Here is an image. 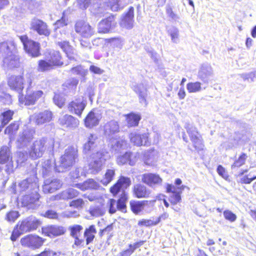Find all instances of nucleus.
Segmentation results:
<instances>
[{
    "mask_svg": "<svg viewBox=\"0 0 256 256\" xmlns=\"http://www.w3.org/2000/svg\"><path fill=\"white\" fill-rule=\"evenodd\" d=\"M98 138L95 134H88L86 142L83 146V152L84 154H90V160L87 170L88 174H96L100 172L106 161V153L104 151L93 152L94 150L97 146Z\"/></svg>",
    "mask_w": 256,
    "mask_h": 256,
    "instance_id": "f257e3e1",
    "label": "nucleus"
},
{
    "mask_svg": "<svg viewBox=\"0 0 256 256\" xmlns=\"http://www.w3.org/2000/svg\"><path fill=\"white\" fill-rule=\"evenodd\" d=\"M0 60H2L6 66L10 68H16L20 66L16 46L14 40L0 43Z\"/></svg>",
    "mask_w": 256,
    "mask_h": 256,
    "instance_id": "f03ea898",
    "label": "nucleus"
},
{
    "mask_svg": "<svg viewBox=\"0 0 256 256\" xmlns=\"http://www.w3.org/2000/svg\"><path fill=\"white\" fill-rule=\"evenodd\" d=\"M54 146L53 139L42 138L32 143L28 152L29 156L32 159L36 160L42 157L46 150L51 151Z\"/></svg>",
    "mask_w": 256,
    "mask_h": 256,
    "instance_id": "7ed1b4c3",
    "label": "nucleus"
},
{
    "mask_svg": "<svg viewBox=\"0 0 256 256\" xmlns=\"http://www.w3.org/2000/svg\"><path fill=\"white\" fill-rule=\"evenodd\" d=\"M77 158V150L72 146L68 147L66 149L64 154L60 158V161L56 163V170L62 172L69 170L76 162Z\"/></svg>",
    "mask_w": 256,
    "mask_h": 256,
    "instance_id": "20e7f679",
    "label": "nucleus"
},
{
    "mask_svg": "<svg viewBox=\"0 0 256 256\" xmlns=\"http://www.w3.org/2000/svg\"><path fill=\"white\" fill-rule=\"evenodd\" d=\"M184 128L186 129L196 150L198 151L203 150L204 146L202 140L196 128L192 124L188 122L185 124Z\"/></svg>",
    "mask_w": 256,
    "mask_h": 256,
    "instance_id": "39448f33",
    "label": "nucleus"
},
{
    "mask_svg": "<svg viewBox=\"0 0 256 256\" xmlns=\"http://www.w3.org/2000/svg\"><path fill=\"white\" fill-rule=\"evenodd\" d=\"M0 164H6L5 170L7 174H10L13 172L12 153L8 146H4L0 148Z\"/></svg>",
    "mask_w": 256,
    "mask_h": 256,
    "instance_id": "423d86ee",
    "label": "nucleus"
},
{
    "mask_svg": "<svg viewBox=\"0 0 256 256\" xmlns=\"http://www.w3.org/2000/svg\"><path fill=\"white\" fill-rule=\"evenodd\" d=\"M18 38L26 53L32 57L40 55V45L38 42L29 40L26 35L19 36Z\"/></svg>",
    "mask_w": 256,
    "mask_h": 256,
    "instance_id": "0eeeda50",
    "label": "nucleus"
},
{
    "mask_svg": "<svg viewBox=\"0 0 256 256\" xmlns=\"http://www.w3.org/2000/svg\"><path fill=\"white\" fill-rule=\"evenodd\" d=\"M40 224V221L35 217L30 216L19 222L16 227L20 232L24 234L36 230Z\"/></svg>",
    "mask_w": 256,
    "mask_h": 256,
    "instance_id": "6e6552de",
    "label": "nucleus"
},
{
    "mask_svg": "<svg viewBox=\"0 0 256 256\" xmlns=\"http://www.w3.org/2000/svg\"><path fill=\"white\" fill-rule=\"evenodd\" d=\"M44 241V240L39 236L28 234L21 238L20 244L24 247L34 250L40 248Z\"/></svg>",
    "mask_w": 256,
    "mask_h": 256,
    "instance_id": "1a4fd4ad",
    "label": "nucleus"
},
{
    "mask_svg": "<svg viewBox=\"0 0 256 256\" xmlns=\"http://www.w3.org/2000/svg\"><path fill=\"white\" fill-rule=\"evenodd\" d=\"M38 180L36 174L31 176L30 178L21 181L18 186L20 192L28 191L38 190Z\"/></svg>",
    "mask_w": 256,
    "mask_h": 256,
    "instance_id": "9d476101",
    "label": "nucleus"
},
{
    "mask_svg": "<svg viewBox=\"0 0 256 256\" xmlns=\"http://www.w3.org/2000/svg\"><path fill=\"white\" fill-rule=\"evenodd\" d=\"M34 134L35 131L32 129L24 130L20 133L16 141L17 147L22 148L27 146L34 138Z\"/></svg>",
    "mask_w": 256,
    "mask_h": 256,
    "instance_id": "9b49d317",
    "label": "nucleus"
},
{
    "mask_svg": "<svg viewBox=\"0 0 256 256\" xmlns=\"http://www.w3.org/2000/svg\"><path fill=\"white\" fill-rule=\"evenodd\" d=\"M40 194L38 190L32 191L30 194H26L22 198V204L28 209H36L40 205Z\"/></svg>",
    "mask_w": 256,
    "mask_h": 256,
    "instance_id": "f8f14e48",
    "label": "nucleus"
},
{
    "mask_svg": "<svg viewBox=\"0 0 256 256\" xmlns=\"http://www.w3.org/2000/svg\"><path fill=\"white\" fill-rule=\"evenodd\" d=\"M74 30L77 34L85 38H88L94 34V30L92 26L83 20H79L76 23Z\"/></svg>",
    "mask_w": 256,
    "mask_h": 256,
    "instance_id": "ddd939ff",
    "label": "nucleus"
},
{
    "mask_svg": "<svg viewBox=\"0 0 256 256\" xmlns=\"http://www.w3.org/2000/svg\"><path fill=\"white\" fill-rule=\"evenodd\" d=\"M129 138L131 142L138 146L142 145L149 146L150 144L148 133L142 134L138 132H134L130 134Z\"/></svg>",
    "mask_w": 256,
    "mask_h": 256,
    "instance_id": "4468645a",
    "label": "nucleus"
},
{
    "mask_svg": "<svg viewBox=\"0 0 256 256\" xmlns=\"http://www.w3.org/2000/svg\"><path fill=\"white\" fill-rule=\"evenodd\" d=\"M141 177L142 182L152 188L161 185L162 182V179L156 174L146 173Z\"/></svg>",
    "mask_w": 256,
    "mask_h": 256,
    "instance_id": "2eb2a0df",
    "label": "nucleus"
},
{
    "mask_svg": "<svg viewBox=\"0 0 256 256\" xmlns=\"http://www.w3.org/2000/svg\"><path fill=\"white\" fill-rule=\"evenodd\" d=\"M30 28L37 32L40 35L48 36L50 30L46 22L38 18H33L30 22Z\"/></svg>",
    "mask_w": 256,
    "mask_h": 256,
    "instance_id": "dca6fc26",
    "label": "nucleus"
},
{
    "mask_svg": "<svg viewBox=\"0 0 256 256\" xmlns=\"http://www.w3.org/2000/svg\"><path fill=\"white\" fill-rule=\"evenodd\" d=\"M86 104L84 102V98L79 97L71 102L68 105V108L70 112L80 116Z\"/></svg>",
    "mask_w": 256,
    "mask_h": 256,
    "instance_id": "f3484780",
    "label": "nucleus"
},
{
    "mask_svg": "<svg viewBox=\"0 0 256 256\" xmlns=\"http://www.w3.org/2000/svg\"><path fill=\"white\" fill-rule=\"evenodd\" d=\"M102 118L99 111L93 110L90 111L84 119V124L86 128H92L98 126Z\"/></svg>",
    "mask_w": 256,
    "mask_h": 256,
    "instance_id": "a211bd4d",
    "label": "nucleus"
},
{
    "mask_svg": "<svg viewBox=\"0 0 256 256\" xmlns=\"http://www.w3.org/2000/svg\"><path fill=\"white\" fill-rule=\"evenodd\" d=\"M116 24L114 16H110L99 22L98 27V32L99 33H108L116 26Z\"/></svg>",
    "mask_w": 256,
    "mask_h": 256,
    "instance_id": "6ab92c4d",
    "label": "nucleus"
},
{
    "mask_svg": "<svg viewBox=\"0 0 256 256\" xmlns=\"http://www.w3.org/2000/svg\"><path fill=\"white\" fill-rule=\"evenodd\" d=\"M62 186V182L57 178H47L44 180L42 186L43 192L45 194L52 193L60 188Z\"/></svg>",
    "mask_w": 256,
    "mask_h": 256,
    "instance_id": "aec40b11",
    "label": "nucleus"
},
{
    "mask_svg": "<svg viewBox=\"0 0 256 256\" xmlns=\"http://www.w3.org/2000/svg\"><path fill=\"white\" fill-rule=\"evenodd\" d=\"M134 8L132 6H130L128 11L122 16L120 22V26L126 29L132 28L134 26Z\"/></svg>",
    "mask_w": 256,
    "mask_h": 256,
    "instance_id": "412c9836",
    "label": "nucleus"
},
{
    "mask_svg": "<svg viewBox=\"0 0 256 256\" xmlns=\"http://www.w3.org/2000/svg\"><path fill=\"white\" fill-rule=\"evenodd\" d=\"M8 84L12 90L16 91L19 94L24 88V78L22 76H11L8 80Z\"/></svg>",
    "mask_w": 256,
    "mask_h": 256,
    "instance_id": "4be33fe9",
    "label": "nucleus"
},
{
    "mask_svg": "<svg viewBox=\"0 0 256 256\" xmlns=\"http://www.w3.org/2000/svg\"><path fill=\"white\" fill-rule=\"evenodd\" d=\"M44 95L42 90L34 91L30 88H28L26 91V94L24 97V102L26 105H32L34 104L36 102Z\"/></svg>",
    "mask_w": 256,
    "mask_h": 256,
    "instance_id": "5701e85b",
    "label": "nucleus"
},
{
    "mask_svg": "<svg viewBox=\"0 0 256 256\" xmlns=\"http://www.w3.org/2000/svg\"><path fill=\"white\" fill-rule=\"evenodd\" d=\"M58 122L65 128H76L79 124V120L77 118L68 114L61 116L58 120Z\"/></svg>",
    "mask_w": 256,
    "mask_h": 256,
    "instance_id": "b1692460",
    "label": "nucleus"
},
{
    "mask_svg": "<svg viewBox=\"0 0 256 256\" xmlns=\"http://www.w3.org/2000/svg\"><path fill=\"white\" fill-rule=\"evenodd\" d=\"M139 157L138 153L132 155L131 152H126L124 155L120 156L117 158L118 164L122 165L128 162L130 166L136 164Z\"/></svg>",
    "mask_w": 256,
    "mask_h": 256,
    "instance_id": "393cba45",
    "label": "nucleus"
},
{
    "mask_svg": "<svg viewBox=\"0 0 256 256\" xmlns=\"http://www.w3.org/2000/svg\"><path fill=\"white\" fill-rule=\"evenodd\" d=\"M133 192L137 198H148L150 197L152 191L144 184H138L134 186Z\"/></svg>",
    "mask_w": 256,
    "mask_h": 256,
    "instance_id": "a878e982",
    "label": "nucleus"
},
{
    "mask_svg": "<svg viewBox=\"0 0 256 256\" xmlns=\"http://www.w3.org/2000/svg\"><path fill=\"white\" fill-rule=\"evenodd\" d=\"M104 130L105 136L108 137L112 136L120 131L118 122L114 120L108 122L104 126Z\"/></svg>",
    "mask_w": 256,
    "mask_h": 256,
    "instance_id": "bb28decb",
    "label": "nucleus"
},
{
    "mask_svg": "<svg viewBox=\"0 0 256 256\" xmlns=\"http://www.w3.org/2000/svg\"><path fill=\"white\" fill-rule=\"evenodd\" d=\"M130 184L131 180L130 178L121 176L116 184L111 187L110 191L114 195L116 194L120 190L121 188H126L130 186Z\"/></svg>",
    "mask_w": 256,
    "mask_h": 256,
    "instance_id": "cd10ccee",
    "label": "nucleus"
},
{
    "mask_svg": "<svg viewBox=\"0 0 256 256\" xmlns=\"http://www.w3.org/2000/svg\"><path fill=\"white\" fill-rule=\"evenodd\" d=\"M52 112L48 110H44L34 116L36 124L40 125L50 122L52 120Z\"/></svg>",
    "mask_w": 256,
    "mask_h": 256,
    "instance_id": "c85d7f7f",
    "label": "nucleus"
},
{
    "mask_svg": "<svg viewBox=\"0 0 256 256\" xmlns=\"http://www.w3.org/2000/svg\"><path fill=\"white\" fill-rule=\"evenodd\" d=\"M78 194L79 192L77 190L73 188H69L56 196L54 199L56 200L72 199L78 196Z\"/></svg>",
    "mask_w": 256,
    "mask_h": 256,
    "instance_id": "c756f323",
    "label": "nucleus"
},
{
    "mask_svg": "<svg viewBox=\"0 0 256 256\" xmlns=\"http://www.w3.org/2000/svg\"><path fill=\"white\" fill-rule=\"evenodd\" d=\"M73 186L82 190L91 189L98 190L100 187V184L93 179H89L82 183L74 184Z\"/></svg>",
    "mask_w": 256,
    "mask_h": 256,
    "instance_id": "7c9ffc66",
    "label": "nucleus"
},
{
    "mask_svg": "<svg viewBox=\"0 0 256 256\" xmlns=\"http://www.w3.org/2000/svg\"><path fill=\"white\" fill-rule=\"evenodd\" d=\"M158 158V152L154 150H148L144 154V160L146 165H154L157 161Z\"/></svg>",
    "mask_w": 256,
    "mask_h": 256,
    "instance_id": "2f4dec72",
    "label": "nucleus"
},
{
    "mask_svg": "<svg viewBox=\"0 0 256 256\" xmlns=\"http://www.w3.org/2000/svg\"><path fill=\"white\" fill-rule=\"evenodd\" d=\"M66 232L64 227L58 226H51L46 229V232L50 236H57L64 234Z\"/></svg>",
    "mask_w": 256,
    "mask_h": 256,
    "instance_id": "473e14b6",
    "label": "nucleus"
},
{
    "mask_svg": "<svg viewBox=\"0 0 256 256\" xmlns=\"http://www.w3.org/2000/svg\"><path fill=\"white\" fill-rule=\"evenodd\" d=\"M212 74V69L209 64H204L198 72L200 78L204 82Z\"/></svg>",
    "mask_w": 256,
    "mask_h": 256,
    "instance_id": "72a5a7b5",
    "label": "nucleus"
},
{
    "mask_svg": "<svg viewBox=\"0 0 256 256\" xmlns=\"http://www.w3.org/2000/svg\"><path fill=\"white\" fill-rule=\"evenodd\" d=\"M48 60L53 66H62L63 64V62L61 61V56L60 52L58 51H51L49 54V56H48Z\"/></svg>",
    "mask_w": 256,
    "mask_h": 256,
    "instance_id": "f704fd0d",
    "label": "nucleus"
},
{
    "mask_svg": "<svg viewBox=\"0 0 256 256\" xmlns=\"http://www.w3.org/2000/svg\"><path fill=\"white\" fill-rule=\"evenodd\" d=\"M96 233V230L94 225H92L88 228L86 229L84 236L86 238V244L87 245L93 241L95 237L94 234Z\"/></svg>",
    "mask_w": 256,
    "mask_h": 256,
    "instance_id": "c9c22d12",
    "label": "nucleus"
},
{
    "mask_svg": "<svg viewBox=\"0 0 256 256\" xmlns=\"http://www.w3.org/2000/svg\"><path fill=\"white\" fill-rule=\"evenodd\" d=\"M140 116L138 114L130 113L126 116V122L129 127L136 126L138 124L140 120Z\"/></svg>",
    "mask_w": 256,
    "mask_h": 256,
    "instance_id": "e433bc0d",
    "label": "nucleus"
},
{
    "mask_svg": "<svg viewBox=\"0 0 256 256\" xmlns=\"http://www.w3.org/2000/svg\"><path fill=\"white\" fill-rule=\"evenodd\" d=\"M185 188L186 186L184 185L178 187L177 189L178 190L176 192H173V194H172L170 196V201L172 204H176L180 202V194Z\"/></svg>",
    "mask_w": 256,
    "mask_h": 256,
    "instance_id": "4c0bfd02",
    "label": "nucleus"
},
{
    "mask_svg": "<svg viewBox=\"0 0 256 256\" xmlns=\"http://www.w3.org/2000/svg\"><path fill=\"white\" fill-rule=\"evenodd\" d=\"M167 32L171 38L172 42L177 44L179 42V30L174 26H171L167 28Z\"/></svg>",
    "mask_w": 256,
    "mask_h": 256,
    "instance_id": "58836bf2",
    "label": "nucleus"
},
{
    "mask_svg": "<svg viewBox=\"0 0 256 256\" xmlns=\"http://www.w3.org/2000/svg\"><path fill=\"white\" fill-rule=\"evenodd\" d=\"M18 128L19 124L16 122L8 126L5 130L4 132L9 136L10 141L14 138V136L16 134Z\"/></svg>",
    "mask_w": 256,
    "mask_h": 256,
    "instance_id": "ea45409f",
    "label": "nucleus"
},
{
    "mask_svg": "<svg viewBox=\"0 0 256 256\" xmlns=\"http://www.w3.org/2000/svg\"><path fill=\"white\" fill-rule=\"evenodd\" d=\"M115 174V171L113 169H108L104 174V177L101 180V183L104 186H107L112 180Z\"/></svg>",
    "mask_w": 256,
    "mask_h": 256,
    "instance_id": "a19ab883",
    "label": "nucleus"
},
{
    "mask_svg": "<svg viewBox=\"0 0 256 256\" xmlns=\"http://www.w3.org/2000/svg\"><path fill=\"white\" fill-rule=\"evenodd\" d=\"M146 202H147L142 201V202H130V208L134 214H138L140 211L142 210L145 206Z\"/></svg>",
    "mask_w": 256,
    "mask_h": 256,
    "instance_id": "79ce46f5",
    "label": "nucleus"
},
{
    "mask_svg": "<svg viewBox=\"0 0 256 256\" xmlns=\"http://www.w3.org/2000/svg\"><path fill=\"white\" fill-rule=\"evenodd\" d=\"M70 231V235L73 238L79 237L82 234V231L83 228L82 226L79 224H74L70 226L68 228Z\"/></svg>",
    "mask_w": 256,
    "mask_h": 256,
    "instance_id": "37998d69",
    "label": "nucleus"
},
{
    "mask_svg": "<svg viewBox=\"0 0 256 256\" xmlns=\"http://www.w3.org/2000/svg\"><path fill=\"white\" fill-rule=\"evenodd\" d=\"M127 194L123 192L117 202V208L122 212H124L126 208V202L127 200Z\"/></svg>",
    "mask_w": 256,
    "mask_h": 256,
    "instance_id": "c03bdc74",
    "label": "nucleus"
},
{
    "mask_svg": "<svg viewBox=\"0 0 256 256\" xmlns=\"http://www.w3.org/2000/svg\"><path fill=\"white\" fill-rule=\"evenodd\" d=\"M52 164V161L50 160H47L43 162L42 174L44 176H49L50 172L53 168Z\"/></svg>",
    "mask_w": 256,
    "mask_h": 256,
    "instance_id": "a18cd8bd",
    "label": "nucleus"
},
{
    "mask_svg": "<svg viewBox=\"0 0 256 256\" xmlns=\"http://www.w3.org/2000/svg\"><path fill=\"white\" fill-rule=\"evenodd\" d=\"M248 158L246 154L242 153L238 158L236 160L234 164L232 165V169L234 170L236 168H240L244 164L246 160Z\"/></svg>",
    "mask_w": 256,
    "mask_h": 256,
    "instance_id": "49530a36",
    "label": "nucleus"
},
{
    "mask_svg": "<svg viewBox=\"0 0 256 256\" xmlns=\"http://www.w3.org/2000/svg\"><path fill=\"white\" fill-rule=\"evenodd\" d=\"M186 88L190 93L200 92L202 90L201 83L198 82H189L186 85Z\"/></svg>",
    "mask_w": 256,
    "mask_h": 256,
    "instance_id": "de8ad7c7",
    "label": "nucleus"
},
{
    "mask_svg": "<svg viewBox=\"0 0 256 256\" xmlns=\"http://www.w3.org/2000/svg\"><path fill=\"white\" fill-rule=\"evenodd\" d=\"M53 65L48 60H40L38 62V70L40 72H44L50 70L52 67Z\"/></svg>",
    "mask_w": 256,
    "mask_h": 256,
    "instance_id": "09e8293b",
    "label": "nucleus"
},
{
    "mask_svg": "<svg viewBox=\"0 0 256 256\" xmlns=\"http://www.w3.org/2000/svg\"><path fill=\"white\" fill-rule=\"evenodd\" d=\"M14 112L10 110H6L2 114V126L6 125L12 119Z\"/></svg>",
    "mask_w": 256,
    "mask_h": 256,
    "instance_id": "8fccbe9b",
    "label": "nucleus"
},
{
    "mask_svg": "<svg viewBox=\"0 0 256 256\" xmlns=\"http://www.w3.org/2000/svg\"><path fill=\"white\" fill-rule=\"evenodd\" d=\"M106 42L114 47L120 48L122 46L123 40L120 37L106 39Z\"/></svg>",
    "mask_w": 256,
    "mask_h": 256,
    "instance_id": "3c124183",
    "label": "nucleus"
},
{
    "mask_svg": "<svg viewBox=\"0 0 256 256\" xmlns=\"http://www.w3.org/2000/svg\"><path fill=\"white\" fill-rule=\"evenodd\" d=\"M72 72L74 74L80 75L82 76H85L87 74V70H84L82 66H78L71 69Z\"/></svg>",
    "mask_w": 256,
    "mask_h": 256,
    "instance_id": "603ef678",
    "label": "nucleus"
},
{
    "mask_svg": "<svg viewBox=\"0 0 256 256\" xmlns=\"http://www.w3.org/2000/svg\"><path fill=\"white\" fill-rule=\"evenodd\" d=\"M20 216L18 212L12 210L7 213L6 220L9 222H14Z\"/></svg>",
    "mask_w": 256,
    "mask_h": 256,
    "instance_id": "864d4df0",
    "label": "nucleus"
},
{
    "mask_svg": "<svg viewBox=\"0 0 256 256\" xmlns=\"http://www.w3.org/2000/svg\"><path fill=\"white\" fill-rule=\"evenodd\" d=\"M86 172L82 168H76L74 170L70 172V176L73 179L78 178L80 176H86Z\"/></svg>",
    "mask_w": 256,
    "mask_h": 256,
    "instance_id": "5fc2aeb1",
    "label": "nucleus"
},
{
    "mask_svg": "<svg viewBox=\"0 0 256 256\" xmlns=\"http://www.w3.org/2000/svg\"><path fill=\"white\" fill-rule=\"evenodd\" d=\"M120 1H108L106 2L108 7L112 11H118L120 10L122 8L120 7L119 2Z\"/></svg>",
    "mask_w": 256,
    "mask_h": 256,
    "instance_id": "6e6d98bb",
    "label": "nucleus"
},
{
    "mask_svg": "<svg viewBox=\"0 0 256 256\" xmlns=\"http://www.w3.org/2000/svg\"><path fill=\"white\" fill-rule=\"evenodd\" d=\"M78 82V80L77 79L70 78L65 82L63 86L66 87L68 89H73L76 87Z\"/></svg>",
    "mask_w": 256,
    "mask_h": 256,
    "instance_id": "4d7b16f0",
    "label": "nucleus"
},
{
    "mask_svg": "<svg viewBox=\"0 0 256 256\" xmlns=\"http://www.w3.org/2000/svg\"><path fill=\"white\" fill-rule=\"evenodd\" d=\"M53 100L54 104L59 108H62L65 102L64 98L59 94H55Z\"/></svg>",
    "mask_w": 256,
    "mask_h": 256,
    "instance_id": "13d9d810",
    "label": "nucleus"
},
{
    "mask_svg": "<svg viewBox=\"0 0 256 256\" xmlns=\"http://www.w3.org/2000/svg\"><path fill=\"white\" fill-rule=\"evenodd\" d=\"M28 158V155L26 152H17V163L22 164L27 160Z\"/></svg>",
    "mask_w": 256,
    "mask_h": 256,
    "instance_id": "bf43d9fd",
    "label": "nucleus"
},
{
    "mask_svg": "<svg viewBox=\"0 0 256 256\" xmlns=\"http://www.w3.org/2000/svg\"><path fill=\"white\" fill-rule=\"evenodd\" d=\"M166 14L170 18L174 21H177L180 18L179 16L174 13L172 8L170 6H166Z\"/></svg>",
    "mask_w": 256,
    "mask_h": 256,
    "instance_id": "052dcab7",
    "label": "nucleus"
},
{
    "mask_svg": "<svg viewBox=\"0 0 256 256\" xmlns=\"http://www.w3.org/2000/svg\"><path fill=\"white\" fill-rule=\"evenodd\" d=\"M249 175L238 176L239 179L238 182L242 184H250L251 182L256 179V176L252 178L248 177Z\"/></svg>",
    "mask_w": 256,
    "mask_h": 256,
    "instance_id": "680f3d73",
    "label": "nucleus"
},
{
    "mask_svg": "<svg viewBox=\"0 0 256 256\" xmlns=\"http://www.w3.org/2000/svg\"><path fill=\"white\" fill-rule=\"evenodd\" d=\"M68 24V19L64 16V12H63L62 16L60 20H58L54 24L56 28L66 26Z\"/></svg>",
    "mask_w": 256,
    "mask_h": 256,
    "instance_id": "e2e57ef3",
    "label": "nucleus"
},
{
    "mask_svg": "<svg viewBox=\"0 0 256 256\" xmlns=\"http://www.w3.org/2000/svg\"><path fill=\"white\" fill-rule=\"evenodd\" d=\"M224 218L231 222H234L236 219V216L229 210H226L224 212Z\"/></svg>",
    "mask_w": 256,
    "mask_h": 256,
    "instance_id": "0e129e2a",
    "label": "nucleus"
},
{
    "mask_svg": "<svg viewBox=\"0 0 256 256\" xmlns=\"http://www.w3.org/2000/svg\"><path fill=\"white\" fill-rule=\"evenodd\" d=\"M58 45L65 53L67 52H70L72 48L69 44V42L67 41L59 42H58Z\"/></svg>",
    "mask_w": 256,
    "mask_h": 256,
    "instance_id": "69168bd1",
    "label": "nucleus"
},
{
    "mask_svg": "<svg viewBox=\"0 0 256 256\" xmlns=\"http://www.w3.org/2000/svg\"><path fill=\"white\" fill-rule=\"evenodd\" d=\"M140 226H156L157 224L156 221H154L151 220H142L140 221L138 223Z\"/></svg>",
    "mask_w": 256,
    "mask_h": 256,
    "instance_id": "338daca9",
    "label": "nucleus"
},
{
    "mask_svg": "<svg viewBox=\"0 0 256 256\" xmlns=\"http://www.w3.org/2000/svg\"><path fill=\"white\" fill-rule=\"evenodd\" d=\"M116 204V201L114 199H110L108 200V205L109 206V212L114 214L116 212V208L114 206Z\"/></svg>",
    "mask_w": 256,
    "mask_h": 256,
    "instance_id": "774afa93",
    "label": "nucleus"
}]
</instances>
